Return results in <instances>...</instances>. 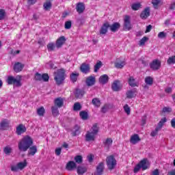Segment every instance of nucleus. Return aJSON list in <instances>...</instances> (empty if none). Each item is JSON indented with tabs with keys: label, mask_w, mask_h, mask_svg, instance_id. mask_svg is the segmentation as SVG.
<instances>
[{
	"label": "nucleus",
	"mask_w": 175,
	"mask_h": 175,
	"mask_svg": "<svg viewBox=\"0 0 175 175\" xmlns=\"http://www.w3.org/2000/svg\"><path fill=\"white\" fill-rule=\"evenodd\" d=\"M33 141L29 136L24 137L18 144L20 151L25 152L32 146Z\"/></svg>",
	"instance_id": "1"
},
{
	"label": "nucleus",
	"mask_w": 175,
	"mask_h": 175,
	"mask_svg": "<svg viewBox=\"0 0 175 175\" xmlns=\"http://www.w3.org/2000/svg\"><path fill=\"white\" fill-rule=\"evenodd\" d=\"M98 132H99V129L98 128V125L95 124L92 126L90 131H87L85 135V142H94Z\"/></svg>",
	"instance_id": "2"
},
{
	"label": "nucleus",
	"mask_w": 175,
	"mask_h": 175,
	"mask_svg": "<svg viewBox=\"0 0 175 175\" xmlns=\"http://www.w3.org/2000/svg\"><path fill=\"white\" fill-rule=\"evenodd\" d=\"M54 80L58 85L64 83V80H65V70L62 68L57 70V72H55Z\"/></svg>",
	"instance_id": "3"
},
{
	"label": "nucleus",
	"mask_w": 175,
	"mask_h": 175,
	"mask_svg": "<svg viewBox=\"0 0 175 175\" xmlns=\"http://www.w3.org/2000/svg\"><path fill=\"white\" fill-rule=\"evenodd\" d=\"M27 165L28 163L27 162V160H24L22 162L18 163L16 165H11V172H19V170H23V169L27 167Z\"/></svg>",
	"instance_id": "4"
},
{
	"label": "nucleus",
	"mask_w": 175,
	"mask_h": 175,
	"mask_svg": "<svg viewBox=\"0 0 175 175\" xmlns=\"http://www.w3.org/2000/svg\"><path fill=\"white\" fill-rule=\"evenodd\" d=\"M106 162L109 170H113L117 166V160H116L113 155L107 157Z\"/></svg>",
	"instance_id": "5"
},
{
	"label": "nucleus",
	"mask_w": 175,
	"mask_h": 175,
	"mask_svg": "<svg viewBox=\"0 0 175 175\" xmlns=\"http://www.w3.org/2000/svg\"><path fill=\"white\" fill-rule=\"evenodd\" d=\"M132 28L133 26L132 23H131V16L126 15L124 18L123 29L124 31H131Z\"/></svg>",
	"instance_id": "6"
},
{
	"label": "nucleus",
	"mask_w": 175,
	"mask_h": 175,
	"mask_svg": "<svg viewBox=\"0 0 175 175\" xmlns=\"http://www.w3.org/2000/svg\"><path fill=\"white\" fill-rule=\"evenodd\" d=\"M79 69L84 75H88L91 72V66L90 64L83 63L81 64Z\"/></svg>",
	"instance_id": "7"
},
{
	"label": "nucleus",
	"mask_w": 175,
	"mask_h": 175,
	"mask_svg": "<svg viewBox=\"0 0 175 175\" xmlns=\"http://www.w3.org/2000/svg\"><path fill=\"white\" fill-rule=\"evenodd\" d=\"M161 61L158 59H156L150 63V66L152 70H158L161 69Z\"/></svg>",
	"instance_id": "8"
},
{
	"label": "nucleus",
	"mask_w": 175,
	"mask_h": 175,
	"mask_svg": "<svg viewBox=\"0 0 175 175\" xmlns=\"http://www.w3.org/2000/svg\"><path fill=\"white\" fill-rule=\"evenodd\" d=\"M95 83H96V79L94 75H90L86 77L85 83L88 87H92V85H95Z\"/></svg>",
	"instance_id": "9"
},
{
	"label": "nucleus",
	"mask_w": 175,
	"mask_h": 175,
	"mask_svg": "<svg viewBox=\"0 0 175 175\" xmlns=\"http://www.w3.org/2000/svg\"><path fill=\"white\" fill-rule=\"evenodd\" d=\"M49 79V75L47 74H43L42 75L40 73H36L35 75V80H37L38 81H47Z\"/></svg>",
	"instance_id": "10"
},
{
	"label": "nucleus",
	"mask_w": 175,
	"mask_h": 175,
	"mask_svg": "<svg viewBox=\"0 0 175 175\" xmlns=\"http://www.w3.org/2000/svg\"><path fill=\"white\" fill-rule=\"evenodd\" d=\"M105 170V163H100L96 168V171L94 172V175H102L103 174V171Z\"/></svg>",
	"instance_id": "11"
},
{
	"label": "nucleus",
	"mask_w": 175,
	"mask_h": 175,
	"mask_svg": "<svg viewBox=\"0 0 175 175\" xmlns=\"http://www.w3.org/2000/svg\"><path fill=\"white\" fill-rule=\"evenodd\" d=\"M139 165L141 166V169L142 170H147L150 167V162H148V160L147 159H144L142 160Z\"/></svg>",
	"instance_id": "12"
},
{
	"label": "nucleus",
	"mask_w": 175,
	"mask_h": 175,
	"mask_svg": "<svg viewBox=\"0 0 175 175\" xmlns=\"http://www.w3.org/2000/svg\"><path fill=\"white\" fill-rule=\"evenodd\" d=\"M66 42V39L65 38V36H61L56 40L55 46L57 49H60V47H62L64 46V44Z\"/></svg>",
	"instance_id": "13"
},
{
	"label": "nucleus",
	"mask_w": 175,
	"mask_h": 175,
	"mask_svg": "<svg viewBox=\"0 0 175 175\" xmlns=\"http://www.w3.org/2000/svg\"><path fill=\"white\" fill-rule=\"evenodd\" d=\"M111 88L113 91H120L121 88H122V85H121V83H120V81H114L112 83Z\"/></svg>",
	"instance_id": "14"
},
{
	"label": "nucleus",
	"mask_w": 175,
	"mask_h": 175,
	"mask_svg": "<svg viewBox=\"0 0 175 175\" xmlns=\"http://www.w3.org/2000/svg\"><path fill=\"white\" fill-rule=\"evenodd\" d=\"M9 124H10L9 120L6 119H3L0 122V129L1 131H5V129H8V128H9Z\"/></svg>",
	"instance_id": "15"
},
{
	"label": "nucleus",
	"mask_w": 175,
	"mask_h": 175,
	"mask_svg": "<svg viewBox=\"0 0 175 175\" xmlns=\"http://www.w3.org/2000/svg\"><path fill=\"white\" fill-rule=\"evenodd\" d=\"M150 16V8L148 7L144 9V10L142 11L141 13L140 17L142 18V20H146L148 17Z\"/></svg>",
	"instance_id": "16"
},
{
	"label": "nucleus",
	"mask_w": 175,
	"mask_h": 175,
	"mask_svg": "<svg viewBox=\"0 0 175 175\" xmlns=\"http://www.w3.org/2000/svg\"><path fill=\"white\" fill-rule=\"evenodd\" d=\"M25 132H27V128H25V126H24V124H19L16 127L17 135H23V133H25Z\"/></svg>",
	"instance_id": "17"
},
{
	"label": "nucleus",
	"mask_w": 175,
	"mask_h": 175,
	"mask_svg": "<svg viewBox=\"0 0 175 175\" xmlns=\"http://www.w3.org/2000/svg\"><path fill=\"white\" fill-rule=\"evenodd\" d=\"M140 140L139 135L135 134L131 137L130 143H131V144H137Z\"/></svg>",
	"instance_id": "18"
},
{
	"label": "nucleus",
	"mask_w": 175,
	"mask_h": 175,
	"mask_svg": "<svg viewBox=\"0 0 175 175\" xmlns=\"http://www.w3.org/2000/svg\"><path fill=\"white\" fill-rule=\"evenodd\" d=\"M109 27L110 25H109V23H104L103 25L101 27V29H100V34L106 35V33H107V29H109Z\"/></svg>",
	"instance_id": "19"
},
{
	"label": "nucleus",
	"mask_w": 175,
	"mask_h": 175,
	"mask_svg": "<svg viewBox=\"0 0 175 175\" xmlns=\"http://www.w3.org/2000/svg\"><path fill=\"white\" fill-rule=\"evenodd\" d=\"M104 147L109 150L111 145L113 144V139L111 138H107L103 141Z\"/></svg>",
	"instance_id": "20"
},
{
	"label": "nucleus",
	"mask_w": 175,
	"mask_h": 175,
	"mask_svg": "<svg viewBox=\"0 0 175 175\" xmlns=\"http://www.w3.org/2000/svg\"><path fill=\"white\" fill-rule=\"evenodd\" d=\"M77 167V165H76V163H75V161H69L66 166V169L67 170H74V169H76V167Z\"/></svg>",
	"instance_id": "21"
},
{
	"label": "nucleus",
	"mask_w": 175,
	"mask_h": 175,
	"mask_svg": "<svg viewBox=\"0 0 175 175\" xmlns=\"http://www.w3.org/2000/svg\"><path fill=\"white\" fill-rule=\"evenodd\" d=\"M136 90H129L127 91V92L126 93V98H128V99H132V98H135L136 97Z\"/></svg>",
	"instance_id": "22"
},
{
	"label": "nucleus",
	"mask_w": 175,
	"mask_h": 175,
	"mask_svg": "<svg viewBox=\"0 0 175 175\" xmlns=\"http://www.w3.org/2000/svg\"><path fill=\"white\" fill-rule=\"evenodd\" d=\"M54 103L55 106H57V107H62V106H64V98L61 97L55 98Z\"/></svg>",
	"instance_id": "23"
},
{
	"label": "nucleus",
	"mask_w": 175,
	"mask_h": 175,
	"mask_svg": "<svg viewBox=\"0 0 175 175\" xmlns=\"http://www.w3.org/2000/svg\"><path fill=\"white\" fill-rule=\"evenodd\" d=\"M76 9L77 12H78L79 14H81L84 12V10H85V6L84 5V3H79L77 5Z\"/></svg>",
	"instance_id": "24"
},
{
	"label": "nucleus",
	"mask_w": 175,
	"mask_h": 175,
	"mask_svg": "<svg viewBox=\"0 0 175 175\" xmlns=\"http://www.w3.org/2000/svg\"><path fill=\"white\" fill-rule=\"evenodd\" d=\"M23 68H24V65L21 64L20 62H18L15 64L14 70V72H16V73H18V72H21L23 70Z\"/></svg>",
	"instance_id": "25"
},
{
	"label": "nucleus",
	"mask_w": 175,
	"mask_h": 175,
	"mask_svg": "<svg viewBox=\"0 0 175 175\" xmlns=\"http://www.w3.org/2000/svg\"><path fill=\"white\" fill-rule=\"evenodd\" d=\"M79 74L77 72H72L70 75V79L72 83H76L77 79L79 78Z\"/></svg>",
	"instance_id": "26"
},
{
	"label": "nucleus",
	"mask_w": 175,
	"mask_h": 175,
	"mask_svg": "<svg viewBox=\"0 0 175 175\" xmlns=\"http://www.w3.org/2000/svg\"><path fill=\"white\" fill-rule=\"evenodd\" d=\"M109 81V76L107 75H101L99 78V83L100 84H106Z\"/></svg>",
	"instance_id": "27"
},
{
	"label": "nucleus",
	"mask_w": 175,
	"mask_h": 175,
	"mask_svg": "<svg viewBox=\"0 0 175 175\" xmlns=\"http://www.w3.org/2000/svg\"><path fill=\"white\" fill-rule=\"evenodd\" d=\"M129 85L131 87H139V83L136 82L133 77H130L129 79Z\"/></svg>",
	"instance_id": "28"
},
{
	"label": "nucleus",
	"mask_w": 175,
	"mask_h": 175,
	"mask_svg": "<svg viewBox=\"0 0 175 175\" xmlns=\"http://www.w3.org/2000/svg\"><path fill=\"white\" fill-rule=\"evenodd\" d=\"M14 85H15V87H21L22 84H21V76L18 75L16 76V78H14Z\"/></svg>",
	"instance_id": "29"
},
{
	"label": "nucleus",
	"mask_w": 175,
	"mask_h": 175,
	"mask_svg": "<svg viewBox=\"0 0 175 175\" xmlns=\"http://www.w3.org/2000/svg\"><path fill=\"white\" fill-rule=\"evenodd\" d=\"M120 27H121V25L118 23H115L112 25L109 26V28L112 32H116V31H118L120 29Z\"/></svg>",
	"instance_id": "30"
},
{
	"label": "nucleus",
	"mask_w": 175,
	"mask_h": 175,
	"mask_svg": "<svg viewBox=\"0 0 175 175\" xmlns=\"http://www.w3.org/2000/svg\"><path fill=\"white\" fill-rule=\"evenodd\" d=\"M92 103L93 105H94V107H100V105H102L100 100L98 98H93Z\"/></svg>",
	"instance_id": "31"
},
{
	"label": "nucleus",
	"mask_w": 175,
	"mask_h": 175,
	"mask_svg": "<svg viewBox=\"0 0 175 175\" xmlns=\"http://www.w3.org/2000/svg\"><path fill=\"white\" fill-rule=\"evenodd\" d=\"M77 172L79 175H83L87 172V168L85 167L79 166L77 169Z\"/></svg>",
	"instance_id": "32"
},
{
	"label": "nucleus",
	"mask_w": 175,
	"mask_h": 175,
	"mask_svg": "<svg viewBox=\"0 0 175 175\" xmlns=\"http://www.w3.org/2000/svg\"><path fill=\"white\" fill-rule=\"evenodd\" d=\"M51 6H53V5L50 1H46L43 5L44 10L46 11L50 10L51 9Z\"/></svg>",
	"instance_id": "33"
},
{
	"label": "nucleus",
	"mask_w": 175,
	"mask_h": 175,
	"mask_svg": "<svg viewBox=\"0 0 175 175\" xmlns=\"http://www.w3.org/2000/svg\"><path fill=\"white\" fill-rule=\"evenodd\" d=\"M52 114L54 117H57V116L59 115V111H58V107L53 106L51 107Z\"/></svg>",
	"instance_id": "34"
},
{
	"label": "nucleus",
	"mask_w": 175,
	"mask_h": 175,
	"mask_svg": "<svg viewBox=\"0 0 175 175\" xmlns=\"http://www.w3.org/2000/svg\"><path fill=\"white\" fill-rule=\"evenodd\" d=\"M81 118L83 120H88V113L85 111H82L79 113Z\"/></svg>",
	"instance_id": "35"
},
{
	"label": "nucleus",
	"mask_w": 175,
	"mask_h": 175,
	"mask_svg": "<svg viewBox=\"0 0 175 175\" xmlns=\"http://www.w3.org/2000/svg\"><path fill=\"white\" fill-rule=\"evenodd\" d=\"M55 44L53 42H50L46 45L48 51H54L55 50Z\"/></svg>",
	"instance_id": "36"
},
{
	"label": "nucleus",
	"mask_w": 175,
	"mask_h": 175,
	"mask_svg": "<svg viewBox=\"0 0 175 175\" xmlns=\"http://www.w3.org/2000/svg\"><path fill=\"white\" fill-rule=\"evenodd\" d=\"M166 121H167V119H166V118H163L162 119H161V120L158 123L157 128H159V129H162V126L165 125Z\"/></svg>",
	"instance_id": "37"
},
{
	"label": "nucleus",
	"mask_w": 175,
	"mask_h": 175,
	"mask_svg": "<svg viewBox=\"0 0 175 175\" xmlns=\"http://www.w3.org/2000/svg\"><path fill=\"white\" fill-rule=\"evenodd\" d=\"M38 152V148L36 146H31L29 148V155H35V153Z\"/></svg>",
	"instance_id": "38"
},
{
	"label": "nucleus",
	"mask_w": 175,
	"mask_h": 175,
	"mask_svg": "<svg viewBox=\"0 0 175 175\" xmlns=\"http://www.w3.org/2000/svg\"><path fill=\"white\" fill-rule=\"evenodd\" d=\"M44 113H45V109H44V107H41L37 109V114H38V116L41 117H43V116H44Z\"/></svg>",
	"instance_id": "39"
},
{
	"label": "nucleus",
	"mask_w": 175,
	"mask_h": 175,
	"mask_svg": "<svg viewBox=\"0 0 175 175\" xmlns=\"http://www.w3.org/2000/svg\"><path fill=\"white\" fill-rule=\"evenodd\" d=\"M84 94H85L84 90H77L75 93V96L77 98H83V95H84Z\"/></svg>",
	"instance_id": "40"
},
{
	"label": "nucleus",
	"mask_w": 175,
	"mask_h": 175,
	"mask_svg": "<svg viewBox=\"0 0 175 175\" xmlns=\"http://www.w3.org/2000/svg\"><path fill=\"white\" fill-rule=\"evenodd\" d=\"M3 152L5 155H10L12 153V147L7 146L3 148Z\"/></svg>",
	"instance_id": "41"
},
{
	"label": "nucleus",
	"mask_w": 175,
	"mask_h": 175,
	"mask_svg": "<svg viewBox=\"0 0 175 175\" xmlns=\"http://www.w3.org/2000/svg\"><path fill=\"white\" fill-rule=\"evenodd\" d=\"M140 8H142V4L140 3H135L131 5V9L133 10H139Z\"/></svg>",
	"instance_id": "42"
},
{
	"label": "nucleus",
	"mask_w": 175,
	"mask_h": 175,
	"mask_svg": "<svg viewBox=\"0 0 175 175\" xmlns=\"http://www.w3.org/2000/svg\"><path fill=\"white\" fill-rule=\"evenodd\" d=\"M123 109L126 114H127V116L131 115V107H129V105H128V104L124 105Z\"/></svg>",
	"instance_id": "43"
},
{
	"label": "nucleus",
	"mask_w": 175,
	"mask_h": 175,
	"mask_svg": "<svg viewBox=\"0 0 175 175\" xmlns=\"http://www.w3.org/2000/svg\"><path fill=\"white\" fill-rule=\"evenodd\" d=\"M167 64L168 65H173L175 64V55L171 56L167 60Z\"/></svg>",
	"instance_id": "44"
},
{
	"label": "nucleus",
	"mask_w": 175,
	"mask_h": 175,
	"mask_svg": "<svg viewBox=\"0 0 175 175\" xmlns=\"http://www.w3.org/2000/svg\"><path fill=\"white\" fill-rule=\"evenodd\" d=\"M73 110L75 111H79V110H81V105H80V103H75L74 104Z\"/></svg>",
	"instance_id": "45"
},
{
	"label": "nucleus",
	"mask_w": 175,
	"mask_h": 175,
	"mask_svg": "<svg viewBox=\"0 0 175 175\" xmlns=\"http://www.w3.org/2000/svg\"><path fill=\"white\" fill-rule=\"evenodd\" d=\"M6 18V12L3 9H0V20H5Z\"/></svg>",
	"instance_id": "46"
},
{
	"label": "nucleus",
	"mask_w": 175,
	"mask_h": 175,
	"mask_svg": "<svg viewBox=\"0 0 175 175\" xmlns=\"http://www.w3.org/2000/svg\"><path fill=\"white\" fill-rule=\"evenodd\" d=\"M153 81H154L151 77H147L145 79V83H146V84H148V85H152Z\"/></svg>",
	"instance_id": "47"
},
{
	"label": "nucleus",
	"mask_w": 175,
	"mask_h": 175,
	"mask_svg": "<svg viewBox=\"0 0 175 175\" xmlns=\"http://www.w3.org/2000/svg\"><path fill=\"white\" fill-rule=\"evenodd\" d=\"M115 66L118 69H122V68H124V66H125V62H116L115 64Z\"/></svg>",
	"instance_id": "48"
},
{
	"label": "nucleus",
	"mask_w": 175,
	"mask_h": 175,
	"mask_svg": "<svg viewBox=\"0 0 175 175\" xmlns=\"http://www.w3.org/2000/svg\"><path fill=\"white\" fill-rule=\"evenodd\" d=\"M147 40H148V38L147 37H143L139 42V46H144V44H146V42H147Z\"/></svg>",
	"instance_id": "49"
},
{
	"label": "nucleus",
	"mask_w": 175,
	"mask_h": 175,
	"mask_svg": "<svg viewBox=\"0 0 175 175\" xmlns=\"http://www.w3.org/2000/svg\"><path fill=\"white\" fill-rule=\"evenodd\" d=\"M102 68V62H98L96 63V64L94 66V72H96L99 69Z\"/></svg>",
	"instance_id": "50"
},
{
	"label": "nucleus",
	"mask_w": 175,
	"mask_h": 175,
	"mask_svg": "<svg viewBox=\"0 0 175 175\" xmlns=\"http://www.w3.org/2000/svg\"><path fill=\"white\" fill-rule=\"evenodd\" d=\"M161 3V0H152V4L154 9H158V5Z\"/></svg>",
	"instance_id": "51"
},
{
	"label": "nucleus",
	"mask_w": 175,
	"mask_h": 175,
	"mask_svg": "<svg viewBox=\"0 0 175 175\" xmlns=\"http://www.w3.org/2000/svg\"><path fill=\"white\" fill-rule=\"evenodd\" d=\"M159 131H161V129L158 127H156L154 131L151 132L150 136H152V137H155V136H157V135H158V132H159Z\"/></svg>",
	"instance_id": "52"
},
{
	"label": "nucleus",
	"mask_w": 175,
	"mask_h": 175,
	"mask_svg": "<svg viewBox=\"0 0 175 175\" xmlns=\"http://www.w3.org/2000/svg\"><path fill=\"white\" fill-rule=\"evenodd\" d=\"M74 159L77 163H81L83 162V157L81 155L76 156Z\"/></svg>",
	"instance_id": "53"
},
{
	"label": "nucleus",
	"mask_w": 175,
	"mask_h": 175,
	"mask_svg": "<svg viewBox=\"0 0 175 175\" xmlns=\"http://www.w3.org/2000/svg\"><path fill=\"white\" fill-rule=\"evenodd\" d=\"M64 28L65 29H70V28H72V21H66L64 25Z\"/></svg>",
	"instance_id": "54"
},
{
	"label": "nucleus",
	"mask_w": 175,
	"mask_h": 175,
	"mask_svg": "<svg viewBox=\"0 0 175 175\" xmlns=\"http://www.w3.org/2000/svg\"><path fill=\"white\" fill-rule=\"evenodd\" d=\"M167 33H165V32H164V31H161V32H159V33H158V38H159V39H163V38H166V36H167Z\"/></svg>",
	"instance_id": "55"
},
{
	"label": "nucleus",
	"mask_w": 175,
	"mask_h": 175,
	"mask_svg": "<svg viewBox=\"0 0 175 175\" xmlns=\"http://www.w3.org/2000/svg\"><path fill=\"white\" fill-rule=\"evenodd\" d=\"M14 77H12V76H10V77H8V79H7V83H8V84H14Z\"/></svg>",
	"instance_id": "56"
},
{
	"label": "nucleus",
	"mask_w": 175,
	"mask_h": 175,
	"mask_svg": "<svg viewBox=\"0 0 175 175\" xmlns=\"http://www.w3.org/2000/svg\"><path fill=\"white\" fill-rule=\"evenodd\" d=\"M109 109V105H105L102 108H101V113H107V111Z\"/></svg>",
	"instance_id": "57"
},
{
	"label": "nucleus",
	"mask_w": 175,
	"mask_h": 175,
	"mask_svg": "<svg viewBox=\"0 0 175 175\" xmlns=\"http://www.w3.org/2000/svg\"><path fill=\"white\" fill-rule=\"evenodd\" d=\"M140 169H142V167L140 166V164L138 163L134 168V173L139 172L140 171Z\"/></svg>",
	"instance_id": "58"
},
{
	"label": "nucleus",
	"mask_w": 175,
	"mask_h": 175,
	"mask_svg": "<svg viewBox=\"0 0 175 175\" xmlns=\"http://www.w3.org/2000/svg\"><path fill=\"white\" fill-rule=\"evenodd\" d=\"M46 68L48 69H54V64L53 62H49L46 64Z\"/></svg>",
	"instance_id": "59"
},
{
	"label": "nucleus",
	"mask_w": 175,
	"mask_h": 175,
	"mask_svg": "<svg viewBox=\"0 0 175 175\" xmlns=\"http://www.w3.org/2000/svg\"><path fill=\"white\" fill-rule=\"evenodd\" d=\"M147 121V116H143L142 119V125H146V122Z\"/></svg>",
	"instance_id": "60"
},
{
	"label": "nucleus",
	"mask_w": 175,
	"mask_h": 175,
	"mask_svg": "<svg viewBox=\"0 0 175 175\" xmlns=\"http://www.w3.org/2000/svg\"><path fill=\"white\" fill-rule=\"evenodd\" d=\"M171 126L175 129V118L171 120Z\"/></svg>",
	"instance_id": "61"
},
{
	"label": "nucleus",
	"mask_w": 175,
	"mask_h": 175,
	"mask_svg": "<svg viewBox=\"0 0 175 175\" xmlns=\"http://www.w3.org/2000/svg\"><path fill=\"white\" fill-rule=\"evenodd\" d=\"M151 175H159V170H154V171L152 172Z\"/></svg>",
	"instance_id": "62"
},
{
	"label": "nucleus",
	"mask_w": 175,
	"mask_h": 175,
	"mask_svg": "<svg viewBox=\"0 0 175 175\" xmlns=\"http://www.w3.org/2000/svg\"><path fill=\"white\" fill-rule=\"evenodd\" d=\"M174 8H175V3H172L169 6V10H174Z\"/></svg>",
	"instance_id": "63"
},
{
	"label": "nucleus",
	"mask_w": 175,
	"mask_h": 175,
	"mask_svg": "<svg viewBox=\"0 0 175 175\" xmlns=\"http://www.w3.org/2000/svg\"><path fill=\"white\" fill-rule=\"evenodd\" d=\"M167 175H175V170L169 171Z\"/></svg>",
	"instance_id": "64"
}]
</instances>
